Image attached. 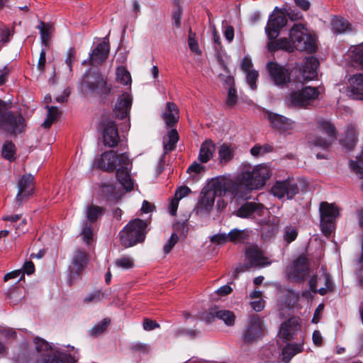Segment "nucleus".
Instances as JSON below:
<instances>
[{
	"label": "nucleus",
	"instance_id": "nucleus-31",
	"mask_svg": "<svg viewBox=\"0 0 363 363\" xmlns=\"http://www.w3.org/2000/svg\"><path fill=\"white\" fill-rule=\"evenodd\" d=\"M179 140V135L176 130H171L168 132L167 136L163 139V147L164 153L172 151Z\"/></svg>",
	"mask_w": 363,
	"mask_h": 363
},
{
	"label": "nucleus",
	"instance_id": "nucleus-56",
	"mask_svg": "<svg viewBox=\"0 0 363 363\" xmlns=\"http://www.w3.org/2000/svg\"><path fill=\"white\" fill-rule=\"evenodd\" d=\"M81 234L83 238V240L89 244L93 238V232L91 225L85 223Z\"/></svg>",
	"mask_w": 363,
	"mask_h": 363
},
{
	"label": "nucleus",
	"instance_id": "nucleus-49",
	"mask_svg": "<svg viewBox=\"0 0 363 363\" xmlns=\"http://www.w3.org/2000/svg\"><path fill=\"white\" fill-rule=\"evenodd\" d=\"M3 157L9 160H13L15 155V145L11 142L4 143L2 148Z\"/></svg>",
	"mask_w": 363,
	"mask_h": 363
},
{
	"label": "nucleus",
	"instance_id": "nucleus-50",
	"mask_svg": "<svg viewBox=\"0 0 363 363\" xmlns=\"http://www.w3.org/2000/svg\"><path fill=\"white\" fill-rule=\"evenodd\" d=\"M104 294L101 291H95L88 294L84 298L86 303H94L101 301L104 298Z\"/></svg>",
	"mask_w": 363,
	"mask_h": 363
},
{
	"label": "nucleus",
	"instance_id": "nucleus-26",
	"mask_svg": "<svg viewBox=\"0 0 363 363\" xmlns=\"http://www.w3.org/2000/svg\"><path fill=\"white\" fill-rule=\"evenodd\" d=\"M357 141V130L354 125H348L345 129V135L340 140L341 144L348 150L352 149Z\"/></svg>",
	"mask_w": 363,
	"mask_h": 363
},
{
	"label": "nucleus",
	"instance_id": "nucleus-33",
	"mask_svg": "<svg viewBox=\"0 0 363 363\" xmlns=\"http://www.w3.org/2000/svg\"><path fill=\"white\" fill-rule=\"evenodd\" d=\"M318 129L325 133L328 138L334 140L336 138V131L334 125L328 121L320 119L318 121Z\"/></svg>",
	"mask_w": 363,
	"mask_h": 363
},
{
	"label": "nucleus",
	"instance_id": "nucleus-12",
	"mask_svg": "<svg viewBox=\"0 0 363 363\" xmlns=\"http://www.w3.org/2000/svg\"><path fill=\"white\" fill-rule=\"evenodd\" d=\"M263 336V320L257 316L250 318L242 333V340L250 344Z\"/></svg>",
	"mask_w": 363,
	"mask_h": 363
},
{
	"label": "nucleus",
	"instance_id": "nucleus-4",
	"mask_svg": "<svg viewBox=\"0 0 363 363\" xmlns=\"http://www.w3.org/2000/svg\"><path fill=\"white\" fill-rule=\"evenodd\" d=\"M34 342L40 354L37 363H77L79 359L78 350L73 346L56 347L38 337Z\"/></svg>",
	"mask_w": 363,
	"mask_h": 363
},
{
	"label": "nucleus",
	"instance_id": "nucleus-60",
	"mask_svg": "<svg viewBox=\"0 0 363 363\" xmlns=\"http://www.w3.org/2000/svg\"><path fill=\"white\" fill-rule=\"evenodd\" d=\"M159 328L160 325L154 320L146 318L143 321V329L145 330L150 331Z\"/></svg>",
	"mask_w": 363,
	"mask_h": 363
},
{
	"label": "nucleus",
	"instance_id": "nucleus-2",
	"mask_svg": "<svg viewBox=\"0 0 363 363\" xmlns=\"http://www.w3.org/2000/svg\"><path fill=\"white\" fill-rule=\"evenodd\" d=\"M94 165L108 172L116 170V178L123 188L127 191L134 189V182L130 176L131 164L125 153L118 155L112 150L105 152L95 159Z\"/></svg>",
	"mask_w": 363,
	"mask_h": 363
},
{
	"label": "nucleus",
	"instance_id": "nucleus-28",
	"mask_svg": "<svg viewBox=\"0 0 363 363\" xmlns=\"http://www.w3.org/2000/svg\"><path fill=\"white\" fill-rule=\"evenodd\" d=\"M303 343L287 344L282 350V362L289 363L291 359L303 350Z\"/></svg>",
	"mask_w": 363,
	"mask_h": 363
},
{
	"label": "nucleus",
	"instance_id": "nucleus-54",
	"mask_svg": "<svg viewBox=\"0 0 363 363\" xmlns=\"http://www.w3.org/2000/svg\"><path fill=\"white\" fill-rule=\"evenodd\" d=\"M109 323L110 320L107 318L104 319L101 323H98L92 328L91 330V334L92 335H98L102 333L106 330Z\"/></svg>",
	"mask_w": 363,
	"mask_h": 363
},
{
	"label": "nucleus",
	"instance_id": "nucleus-29",
	"mask_svg": "<svg viewBox=\"0 0 363 363\" xmlns=\"http://www.w3.org/2000/svg\"><path fill=\"white\" fill-rule=\"evenodd\" d=\"M215 145L211 140L204 141L200 148L199 160L201 162L206 163L213 157Z\"/></svg>",
	"mask_w": 363,
	"mask_h": 363
},
{
	"label": "nucleus",
	"instance_id": "nucleus-15",
	"mask_svg": "<svg viewBox=\"0 0 363 363\" xmlns=\"http://www.w3.org/2000/svg\"><path fill=\"white\" fill-rule=\"evenodd\" d=\"M345 91L346 95L351 99L363 100V74L351 77Z\"/></svg>",
	"mask_w": 363,
	"mask_h": 363
},
{
	"label": "nucleus",
	"instance_id": "nucleus-27",
	"mask_svg": "<svg viewBox=\"0 0 363 363\" xmlns=\"http://www.w3.org/2000/svg\"><path fill=\"white\" fill-rule=\"evenodd\" d=\"M162 118L168 126L174 125L179 119V110L177 106L171 102L167 103Z\"/></svg>",
	"mask_w": 363,
	"mask_h": 363
},
{
	"label": "nucleus",
	"instance_id": "nucleus-25",
	"mask_svg": "<svg viewBox=\"0 0 363 363\" xmlns=\"http://www.w3.org/2000/svg\"><path fill=\"white\" fill-rule=\"evenodd\" d=\"M262 211V205L255 202H250L240 207L236 212V215L240 218H248L256 215L260 216Z\"/></svg>",
	"mask_w": 363,
	"mask_h": 363
},
{
	"label": "nucleus",
	"instance_id": "nucleus-51",
	"mask_svg": "<svg viewBox=\"0 0 363 363\" xmlns=\"http://www.w3.org/2000/svg\"><path fill=\"white\" fill-rule=\"evenodd\" d=\"M298 235L297 230L295 227L287 226L286 227L284 233V239L287 243L294 241Z\"/></svg>",
	"mask_w": 363,
	"mask_h": 363
},
{
	"label": "nucleus",
	"instance_id": "nucleus-3",
	"mask_svg": "<svg viewBox=\"0 0 363 363\" xmlns=\"http://www.w3.org/2000/svg\"><path fill=\"white\" fill-rule=\"evenodd\" d=\"M315 47V37L301 23L294 24L290 29L289 39L281 38L276 42L270 41L267 44V48L271 52L278 49L293 52L296 49L299 51L313 52Z\"/></svg>",
	"mask_w": 363,
	"mask_h": 363
},
{
	"label": "nucleus",
	"instance_id": "nucleus-53",
	"mask_svg": "<svg viewBox=\"0 0 363 363\" xmlns=\"http://www.w3.org/2000/svg\"><path fill=\"white\" fill-rule=\"evenodd\" d=\"M23 296L21 290L18 288L11 289L8 294V297L11 300V303L13 305L17 304Z\"/></svg>",
	"mask_w": 363,
	"mask_h": 363
},
{
	"label": "nucleus",
	"instance_id": "nucleus-24",
	"mask_svg": "<svg viewBox=\"0 0 363 363\" xmlns=\"http://www.w3.org/2000/svg\"><path fill=\"white\" fill-rule=\"evenodd\" d=\"M318 65V59L314 57L305 59L301 69V75L304 80H313L316 78Z\"/></svg>",
	"mask_w": 363,
	"mask_h": 363
},
{
	"label": "nucleus",
	"instance_id": "nucleus-11",
	"mask_svg": "<svg viewBox=\"0 0 363 363\" xmlns=\"http://www.w3.org/2000/svg\"><path fill=\"white\" fill-rule=\"evenodd\" d=\"M82 86L89 92L106 94L111 91V86L99 72L89 70L83 77Z\"/></svg>",
	"mask_w": 363,
	"mask_h": 363
},
{
	"label": "nucleus",
	"instance_id": "nucleus-5",
	"mask_svg": "<svg viewBox=\"0 0 363 363\" xmlns=\"http://www.w3.org/2000/svg\"><path fill=\"white\" fill-rule=\"evenodd\" d=\"M272 174V169L267 164H259L255 166L244 164L237 182H235L238 186V196L236 199L242 198L239 193L240 186L243 185L250 190L261 189L265 185Z\"/></svg>",
	"mask_w": 363,
	"mask_h": 363
},
{
	"label": "nucleus",
	"instance_id": "nucleus-59",
	"mask_svg": "<svg viewBox=\"0 0 363 363\" xmlns=\"http://www.w3.org/2000/svg\"><path fill=\"white\" fill-rule=\"evenodd\" d=\"M237 94L234 88L230 87L228 90L226 103L228 106H232L235 104L237 101Z\"/></svg>",
	"mask_w": 363,
	"mask_h": 363
},
{
	"label": "nucleus",
	"instance_id": "nucleus-8",
	"mask_svg": "<svg viewBox=\"0 0 363 363\" xmlns=\"http://www.w3.org/2000/svg\"><path fill=\"white\" fill-rule=\"evenodd\" d=\"M301 181L294 177L277 181L271 189L273 196L279 199H284L291 200L299 193Z\"/></svg>",
	"mask_w": 363,
	"mask_h": 363
},
{
	"label": "nucleus",
	"instance_id": "nucleus-58",
	"mask_svg": "<svg viewBox=\"0 0 363 363\" xmlns=\"http://www.w3.org/2000/svg\"><path fill=\"white\" fill-rule=\"evenodd\" d=\"M211 241L213 243H217L220 245L229 242L228 234L225 233H218L216 235H213L211 238Z\"/></svg>",
	"mask_w": 363,
	"mask_h": 363
},
{
	"label": "nucleus",
	"instance_id": "nucleus-1",
	"mask_svg": "<svg viewBox=\"0 0 363 363\" xmlns=\"http://www.w3.org/2000/svg\"><path fill=\"white\" fill-rule=\"evenodd\" d=\"M238 185L230 179L216 177L212 179L202 189L196 207L197 214L208 215L213 209L216 196L221 197L226 194L230 199L238 196Z\"/></svg>",
	"mask_w": 363,
	"mask_h": 363
},
{
	"label": "nucleus",
	"instance_id": "nucleus-45",
	"mask_svg": "<svg viewBox=\"0 0 363 363\" xmlns=\"http://www.w3.org/2000/svg\"><path fill=\"white\" fill-rule=\"evenodd\" d=\"M102 208L94 205L89 206L86 211V218L90 222L96 221L98 218L102 215Z\"/></svg>",
	"mask_w": 363,
	"mask_h": 363
},
{
	"label": "nucleus",
	"instance_id": "nucleus-7",
	"mask_svg": "<svg viewBox=\"0 0 363 363\" xmlns=\"http://www.w3.org/2000/svg\"><path fill=\"white\" fill-rule=\"evenodd\" d=\"M5 103L0 101V130L11 134L21 133L24 129V118L5 110Z\"/></svg>",
	"mask_w": 363,
	"mask_h": 363
},
{
	"label": "nucleus",
	"instance_id": "nucleus-9",
	"mask_svg": "<svg viewBox=\"0 0 363 363\" xmlns=\"http://www.w3.org/2000/svg\"><path fill=\"white\" fill-rule=\"evenodd\" d=\"M320 91L318 88L306 86L301 90L292 91L287 98L290 107L305 108L318 99Z\"/></svg>",
	"mask_w": 363,
	"mask_h": 363
},
{
	"label": "nucleus",
	"instance_id": "nucleus-57",
	"mask_svg": "<svg viewBox=\"0 0 363 363\" xmlns=\"http://www.w3.org/2000/svg\"><path fill=\"white\" fill-rule=\"evenodd\" d=\"M188 45L190 50L197 54L200 53V50L198 45V43L195 39V34L193 33L191 30L189 34L188 38Z\"/></svg>",
	"mask_w": 363,
	"mask_h": 363
},
{
	"label": "nucleus",
	"instance_id": "nucleus-37",
	"mask_svg": "<svg viewBox=\"0 0 363 363\" xmlns=\"http://www.w3.org/2000/svg\"><path fill=\"white\" fill-rule=\"evenodd\" d=\"M216 318L222 320L226 325L231 326L235 323V316L233 312L228 310H219L213 313Z\"/></svg>",
	"mask_w": 363,
	"mask_h": 363
},
{
	"label": "nucleus",
	"instance_id": "nucleus-39",
	"mask_svg": "<svg viewBox=\"0 0 363 363\" xmlns=\"http://www.w3.org/2000/svg\"><path fill=\"white\" fill-rule=\"evenodd\" d=\"M102 194L109 200L117 201L120 198L118 191L112 184H104L101 186Z\"/></svg>",
	"mask_w": 363,
	"mask_h": 363
},
{
	"label": "nucleus",
	"instance_id": "nucleus-21",
	"mask_svg": "<svg viewBox=\"0 0 363 363\" xmlns=\"http://www.w3.org/2000/svg\"><path fill=\"white\" fill-rule=\"evenodd\" d=\"M18 189L16 200L21 203L24 198L33 192V177L31 174L23 175L18 182Z\"/></svg>",
	"mask_w": 363,
	"mask_h": 363
},
{
	"label": "nucleus",
	"instance_id": "nucleus-52",
	"mask_svg": "<svg viewBox=\"0 0 363 363\" xmlns=\"http://www.w3.org/2000/svg\"><path fill=\"white\" fill-rule=\"evenodd\" d=\"M246 74V79L247 84L250 85L252 89H255L257 88L256 81L258 77V72L255 69H251L247 72H245Z\"/></svg>",
	"mask_w": 363,
	"mask_h": 363
},
{
	"label": "nucleus",
	"instance_id": "nucleus-40",
	"mask_svg": "<svg viewBox=\"0 0 363 363\" xmlns=\"http://www.w3.org/2000/svg\"><path fill=\"white\" fill-rule=\"evenodd\" d=\"M113 267L121 269L126 270L134 267V259L130 256H123L116 259Z\"/></svg>",
	"mask_w": 363,
	"mask_h": 363
},
{
	"label": "nucleus",
	"instance_id": "nucleus-42",
	"mask_svg": "<svg viewBox=\"0 0 363 363\" xmlns=\"http://www.w3.org/2000/svg\"><path fill=\"white\" fill-rule=\"evenodd\" d=\"M116 81L123 85L131 82L130 74L125 67L120 66L116 69Z\"/></svg>",
	"mask_w": 363,
	"mask_h": 363
},
{
	"label": "nucleus",
	"instance_id": "nucleus-34",
	"mask_svg": "<svg viewBox=\"0 0 363 363\" xmlns=\"http://www.w3.org/2000/svg\"><path fill=\"white\" fill-rule=\"evenodd\" d=\"M228 238L229 242L235 243L242 242L247 240L249 238V231L246 229L238 230L233 229L228 233Z\"/></svg>",
	"mask_w": 363,
	"mask_h": 363
},
{
	"label": "nucleus",
	"instance_id": "nucleus-18",
	"mask_svg": "<svg viewBox=\"0 0 363 363\" xmlns=\"http://www.w3.org/2000/svg\"><path fill=\"white\" fill-rule=\"evenodd\" d=\"M265 117L269 120L273 128L282 132H286L291 130L294 126V121L283 116L265 111Z\"/></svg>",
	"mask_w": 363,
	"mask_h": 363
},
{
	"label": "nucleus",
	"instance_id": "nucleus-41",
	"mask_svg": "<svg viewBox=\"0 0 363 363\" xmlns=\"http://www.w3.org/2000/svg\"><path fill=\"white\" fill-rule=\"evenodd\" d=\"M218 156L220 162L226 163L233 157V149L230 146L223 144L219 148Z\"/></svg>",
	"mask_w": 363,
	"mask_h": 363
},
{
	"label": "nucleus",
	"instance_id": "nucleus-48",
	"mask_svg": "<svg viewBox=\"0 0 363 363\" xmlns=\"http://www.w3.org/2000/svg\"><path fill=\"white\" fill-rule=\"evenodd\" d=\"M38 28L40 30V32L41 41L43 44L46 45L48 40L50 38L52 28L50 26L45 25L43 22H41L40 25L38 26Z\"/></svg>",
	"mask_w": 363,
	"mask_h": 363
},
{
	"label": "nucleus",
	"instance_id": "nucleus-61",
	"mask_svg": "<svg viewBox=\"0 0 363 363\" xmlns=\"http://www.w3.org/2000/svg\"><path fill=\"white\" fill-rule=\"evenodd\" d=\"M75 54L76 51L74 48H69L67 51L65 62L68 65L69 70L72 69V63L75 60Z\"/></svg>",
	"mask_w": 363,
	"mask_h": 363
},
{
	"label": "nucleus",
	"instance_id": "nucleus-20",
	"mask_svg": "<svg viewBox=\"0 0 363 363\" xmlns=\"http://www.w3.org/2000/svg\"><path fill=\"white\" fill-rule=\"evenodd\" d=\"M103 141L105 145L110 147H115L119 141L118 128L111 121H106L104 123Z\"/></svg>",
	"mask_w": 363,
	"mask_h": 363
},
{
	"label": "nucleus",
	"instance_id": "nucleus-44",
	"mask_svg": "<svg viewBox=\"0 0 363 363\" xmlns=\"http://www.w3.org/2000/svg\"><path fill=\"white\" fill-rule=\"evenodd\" d=\"M272 150L273 147L269 144H264L263 145H255L251 148L250 152L254 157H261L272 152Z\"/></svg>",
	"mask_w": 363,
	"mask_h": 363
},
{
	"label": "nucleus",
	"instance_id": "nucleus-16",
	"mask_svg": "<svg viewBox=\"0 0 363 363\" xmlns=\"http://www.w3.org/2000/svg\"><path fill=\"white\" fill-rule=\"evenodd\" d=\"M299 330V319L291 318L281 325L279 335L284 340H291L297 335Z\"/></svg>",
	"mask_w": 363,
	"mask_h": 363
},
{
	"label": "nucleus",
	"instance_id": "nucleus-22",
	"mask_svg": "<svg viewBox=\"0 0 363 363\" xmlns=\"http://www.w3.org/2000/svg\"><path fill=\"white\" fill-rule=\"evenodd\" d=\"M132 104V98L128 94H123L121 97L118 98L115 108L114 114L120 119L125 118L130 109Z\"/></svg>",
	"mask_w": 363,
	"mask_h": 363
},
{
	"label": "nucleus",
	"instance_id": "nucleus-13",
	"mask_svg": "<svg viewBox=\"0 0 363 363\" xmlns=\"http://www.w3.org/2000/svg\"><path fill=\"white\" fill-rule=\"evenodd\" d=\"M308 272L307 259L303 256H300L287 268L286 274L291 280L299 281L306 277Z\"/></svg>",
	"mask_w": 363,
	"mask_h": 363
},
{
	"label": "nucleus",
	"instance_id": "nucleus-64",
	"mask_svg": "<svg viewBox=\"0 0 363 363\" xmlns=\"http://www.w3.org/2000/svg\"><path fill=\"white\" fill-rule=\"evenodd\" d=\"M48 109V116L49 118L55 121L59 116L60 112L57 107L55 106H46Z\"/></svg>",
	"mask_w": 363,
	"mask_h": 363
},
{
	"label": "nucleus",
	"instance_id": "nucleus-46",
	"mask_svg": "<svg viewBox=\"0 0 363 363\" xmlns=\"http://www.w3.org/2000/svg\"><path fill=\"white\" fill-rule=\"evenodd\" d=\"M205 166L197 162H194L187 169V173L194 179H197L199 174L204 173Z\"/></svg>",
	"mask_w": 363,
	"mask_h": 363
},
{
	"label": "nucleus",
	"instance_id": "nucleus-23",
	"mask_svg": "<svg viewBox=\"0 0 363 363\" xmlns=\"http://www.w3.org/2000/svg\"><path fill=\"white\" fill-rule=\"evenodd\" d=\"M108 52V43L104 40L93 50L89 58L91 65H96L103 62L106 60Z\"/></svg>",
	"mask_w": 363,
	"mask_h": 363
},
{
	"label": "nucleus",
	"instance_id": "nucleus-35",
	"mask_svg": "<svg viewBox=\"0 0 363 363\" xmlns=\"http://www.w3.org/2000/svg\"><path fill=\"white\" fill-rule=\"evenodd\" d=\"M325 281V287H321L319 289H317V277H312L309 280V286L310 289L313 293L318 292L320 295H325L328 291L330 289L331 284L328 275H325L324 277Z\"/></svg>",
	"mask_w": 363,
	"mask_h": 363
},
{
	"label": "nucleus",
	"instance_id": "nucleus-10",
	"mask_svg": "<svg viewBox=\"0 0 363 363\" xmlns=\"http://www.w3.org/2000/svg\"><path fill=\"white\" fill-rule=\"evenodd\" d=\"M320 228L325 235H329L335 228V220L339 216V208L334 203L322 202L320 204Z\"/></svg>",
	"mask_w": 363,
	"mask_h": 363
},
{
	"label": "nucleus",
	"instance_id": "nucleus-30",
	"mask_svg": "<svg viewBox=\"0 0 363 363\" xmlns=\"http://www.w3.org/2000/svg\"><path fill=\"white\" fill-rule=\"evenodd\" d=\"M190 192L191 189L188 186H181L177 189L174 194V197L170 203L169 213L171 215H176L179 200L188 196Z\"/></svg>",
	"mask_w": 363,
	"mask_h": 363
},
{
	"label": "nucleus",
	"instance_id": "nucleus-6",
	"mask_svg": "<svg viewBox=\"0 0 363 363\" xmlns=\"http://www.w3.org/2000/svg\"><path fill=\"white\" fill-rule=\"evenodd\" d=\"M147 223L139 218L130 220L119 233L121 245L129 247L143 242L147 232Z\"/></svg>",
	"mask_w": 363,
	"mask_h": 363
},
{
	"label": "nucleus",
	"instance_id": "nucleus-55",
	"mask_svg": "<svg viewBox=\"0 0 363 363\" xmlns=\"http://www.w3.org/2000/svg\"><path fill=\"white\" fill-rule=\"evenodd\" d=\"M179 238L176 233H172L167 242L164 245L163 250L165 255L168 254L178 242Z\"/></svg>",
	"mask_w": 363,
	"mask_h": 363
},
{
	"label": "nucleus",
	"instance_id": "nucleus-32",
	"mask_svg": "<svg viewBox=\"0 0 363 363\" xmlns=\"http://www.w3.org/2000/svg\"><path fill=\"white\" fill-rule=\"evenodd\" d=\"M88 262L87 255L82 250H77L72 259L73 269L79 272L86 265Z\"/></svg>",
	"mask_w": 363,
	"mask_h": 363
},
{
	"label": "nucleus",
	"instance_id": "nucleus-43",
	"mask_svg": "<svg viewBox=\"0 0 363 363\" xmlns=\"http://www.w3.org/2000/svg\"><path fill=\"white\" fill-rule=\"evenodd\" d=\"M333 140H330V138H323L320 136L315 137L313 135H309L308 136V143L311 144L313 146L322 147V148H328L331 143L333 142Z\"/></svg>",
	"mask_w": 363,
	"mask_h": 363
},
{
	"label": "nucleus",
	"instance_id": "nucleus-17",
	"mask_svg": "<svg viewBox=\"0 0 363 363\" xmlns=\"http://www.w3.org/2000/svg\"><path fill=\"white\" fill-rule=\"evenodd\" d=\"M246 259L252 267H265L271 264L272 262L265 257L257 246H250L245 252Z\"/></svg>",
	"mask_w": 363,
	"mask_h": 363
},
{
	"label": "nucleus",
	"instance_id": "nucleus-38",
	"mask_svg": "<svg viewBox=\"0 0 363 363\" xmlns=\"http://www.w3.org/2000/svg\"><path fill=\"white\" fill-rule=\"evenodd\" d=\"M332 29L336 33H343L351 30L349 23L342 18H335L333 20Z\"/></svg>",
	"mask_w": 363,
	"mask_h": 363
},
{
	"label": "nucleus",
	"instance_id": "nucleus-62",
	"mask_svg": "<svg viewBox=\"0 0 363 363\" xmlns=\"http://www.w3.org/2000/svg\"><path fill=\"white\" fill-rule=\"evenodd\" d=\"M250 304L255 311H261L264 307V301L262 298L252 300Z\"/></svg>",
	"mask_w": 363,
	"mask_h": 363
},
{
	"label": "nucleus",
	"instance_id": "nucleus-19",
	"mask_svg": "<svg viewBox=\"0 0 363 363\" xmlns=\"http://www.w3.org/2000/svg\"><path fill=\"white\" fill-rule=\"evenodd\" d=\"M286 23V19L283 14L272 15L268 21L265 31L270 40L275 39L281 30Z\"/></svg>",
	"mask_w": 363,
	"mask_h": 363
},
{
	"label": "nucleus",
	"instance_id": "nucleus-36",
	"mask_svg": "<svg viewBox=\"0 0 363 363\" xmlns=\"http://www.w3.org/2000/svg\"><path fill=\"white\" fill-rule=\"evenodd\" d=\"M347 55L351 60L357 64L363 66V45L359 44L356 46H352L348 52Z\"/></svg>",
	"mask_w": 363,
	"mask_h": 363
},
{
	"label": "nucleus",
	"instance_id": "nucleus-14",
	"mask_svg": "<svg viewBox=\"0 0 363 363\" xmlns=\"http://www.w3.org/2000/svg\"><path fill=\"white\" fill-rule=\"evenodd\" d=\"M267 69L271 79L277 86L286 84L290 82V73L284 66L274 62L267 64Z\"/></svg>",
	"mask_w": 363,
	"mask_h": 363
},
{
	"label": "nucleus",
	"instance_id": "nucleus-63",
	"mask_svg": "<svg viewBox=\"0 0 363 363\" xmlns=\"http://www.w3.org/2000/svg\"><path fill=\"white\" fill-rule=\"evenodd\" d=\"M252 62L251 58L248 56H245L241 62V69L245 72L251 70Z\"/></svg>",
	"mask_w": 363,
	"mask_h": 363
},
{
	"label": "nucleus",
	"instance_id": "nucleus-47",
	"mask_svg": "<svg viewBox=\"0 0 363 363\" xmlns=\"http://www.w3.org/2000/svg\"><path fill=\"white\" fill-rule=\"evenodd\" d=\"M350 167L361 178H363V149L357 157V160L350 162Z\"/></svg>",
	"mask_w": 363,
	"mask_h": 363
}]
</instances>
